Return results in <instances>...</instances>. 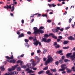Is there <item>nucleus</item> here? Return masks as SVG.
<instances>
[{
	"label": "nucleus",
	"instance_id": "nucleus-61",
	"mask_svg": "<svg viewBox=\"0 0 75 75\" xmlns=\"http://www.w3.org/2000/svg\"><path fill=\"white\" fill-rule=\"evenodd\" d=\"M58 30H60V27H57L56 28Z\"/></svg>",
	"mask_w": 75,
	"mask_h": 75
},
{
	"label": "nucleus",
	"instance_id": "nucleus-56",
	"mask_svg": "<svg viewBox=\"0 0 75 75\" xmlns=\"http://www.w3.org/2000/svg\"><path fill=\"white\" fill-rule=\"evenodd\" d=\"M60 41H61V39H58L57 40V41L58 42H59Z\"/></svg>",
	"mask_w": 75,
	"mask_h": 75
},
{
	"label": "nucleus",
	"instance_id": "nucleus-25",
	"mask_svg": "<svg viewBox=\"0 0 75 75\" xmlns=\"http://www.w3.org/2000/svg\"><path fill=\"white\" fill-rule=\"evenodd\" d=\"M10 62L11 63H15L16 62V60L14 59H13L12 60H11V61H10Z\"/></svg>",
	"mask_w": 75,
	"mask_h": 75
},
{
	"label": "nucleus",
	"instance_id": "nucleus-23",
	"mask_svg": "<svg viewBox=\"0 0 75 75\" xmlns=\"http://www.w3.org/2000/svg\"><path fill=\"white\" fill-rule=\"evenodd\" d=\"M51 41V40L50 39H48L47 40H46V42L47 43H49V42H50Z\"/></svg>",
	"mask_w": 75,
	"mask_h": 75
},
{
	"label": "nucleus",
	"instance_id": "nucleus-7",
	"mask_svg": "<svg viewBox=\"0 0 75 75\" xmlns=\"http://www.w3.org/2000/svg\"><path fill=\"white\" fill-rule=\"evenodd\" d=\"M53 35V33H51L49 34V35H48L47 34H45L44 35V37H46V38H48L49 36H50L51 35Z\"/></svg>",
	"mask_w": 75,
	"mask_h": 75
},
{
	"label": "nucleus",
	"instance_id": "nucleus-30",
	"mask_svg": "<svg viewBox=\"0 0 75 75\" xmlns=\"http://www.w3.org/2000/svg\"><path fill=\"white\" fill-rule=\"evenodd\" d=\"M67 70L68 73H70V72H71V70L69 69H67Z\"/></svg>",
	"mask_w": 75,
	"mask_h": 75
},
{
	"label": "nucleus",
	"instance_id": "nucleus-35",
	"mask_svg": "<svg viewBox=\"0 0 75 75\" xmlns=\"http://www.w3.org/2000/svg\"><path fill=\"white\" fill-rule=\"evenodd\" d=\"M25 42H26L27 44H28V43H27V42L29 41V40L25 39Z\"/></svg>",
	"mask_w": 75,
	"mask_h": 75
},
{
	"label": "nucleus",
	"instance_id": "nucleus-43",
	"mask_svg": "<svg viewBox=\"0 0 75 75\" xmlns=\"http://www.w3.org/2000/svg\"><path fill=\"white\" fill-rule=\"evenodd\" d=\"M32 64L33 66H35V65H36V64H35V62H34V61H33L32 62Z\"/></svg>",
	"mask_w": 75,
	"mask_h": 75
},
{
	"label": "nucleus",
	"instance_id": "nucleus-50",
	"mask_svg": "<svg viewBox=\"0 0 75 75\" xmlns=\"http://www.w3.org/2000/svg\"><path fill=\"white\" fill-rule=\"evenodd\" d=\"M69 28H70V27H67L66 28H65V30H68V29H69Z\"/></svg>",
	"mask_w": 75,
	"mask_h": 75
},
{
	"label": "nucleus",
	"instance_id": "nucleus-18",
	"mask_svg": "<svg viewBox=\"0 0 75 75\" xmlns=\"http://www.w3.org/2000/svg\"><path fill=\"white\" fill-rule=\"evenodd\" d=\"M66 66V65L65 64H62L61 65V68H66L65 67H65Z\"/></svg>",
	"mask_w": 75,
	"mask_h": 75
},
{
	"label": "nucleus",
	"instance_id": "nucleus-33",
	"mask_svg": "<svg viewBox=\"0 0 75 75\" xmlns=\"http://www.w3.org/2000/svg\"><path fill=\"white\" fill-rule=\"evenodd\" d=\"M52 35V38H54V39H57V37L54 35V34H53V35Z\"/></svg>",
	"mask_w": 75,
	"mask_h": 75
},
{
	"label": "nucleus",
	"instance_id": "nucleus-37",
	"mask_svg": "<svg viewBox=\"0 0 75 75\" xmlns=\"http://www.w3.org/2000/svg\"><path fill=\"white\" fill-rule=\"evenodd\" d=\"M39 29L40 30H44V29H45V28L43 26H41L40 27Z\"/></svg>",
	"mask_w": 75,
	"mask_h": 75
},
{
	"label": "nucleus",
	"instance_id": "nucleus-45",
	"mask_svg": "<svg viewBox=\"0 0 75 75\" xmlns=\"http://www.w3.org/2000/svg\"><path fill=\"white\" fill-rule=\"evenodd\" d=\"M72 69H73V72H75V67H72Z\"/></svg>",
	"mask_w": 75,
	"mask_h": 75
},
{
	"label": "nucleus",
	"instance_id": "nucleus-42",
	"mask_svg": "<svg viewBox=\"0 0 75 75\" xmlns=\"http://www.w3.org/2000/svg\"><path fill=\"white\" fill-rule=\"evenodd\" d=\"M63 49H64L65 50H67V49H68L69 48V47H63Z\"/></svg>",
	"mask_w": 75,
	"mask_h": 75
},
{
	"label": "nucleus",
	"instance_id": "nucleus-27",
	"mask_svg": "<svg viewBox=\"0 0 75 75\" xmlns=\"http://www.w3.org/2000/svg\"><path fill=\"white\" fill-rule=\"evenodd\" d=\"M60 46L59 45H57L55 46L54 47L55 48H59V47Z\"/></svg>",
	"mask_w": 75,
	"mask_h": 75
},
{
	"label": "nucleus",
	"instance_id": "nucleus-16",
	"mask_svg": "<svg viewBox=\"0 0 75 75\" xmlns=\"http://www.w3.org/2000/svg\"><path fill=\"white\" fill-rule=\"evenodd\" d=\"M50 71H51L53 72H57V70L55 69H51Z\"/></svg>",
	"mask_w": 75,
	"mask_h": 75
},
{
	"label": "nucleus",
	"instance_id": "nucleus-20",
	"mask_svg": "<svg viewBox=\"0 0 75 75\" xmlns=\"http://www.w3.org/2000/svg\"><path fill=\"white\" fill-rule=\"evenodd\" d=\"M44 72V71H40L38 72V74H39V75H40V74H43Z\"/></svg>",
	"mask_w": 75,
	"mask_h": 75
},
{
	"label": "nucleus",
	"instance_id": "nucleus-54",
	"mask_svg": "<svg viewBox=\"0 0 75 75\" xmlns=\"http://www.w3.org/2000/svg\"><path fill=\"white\" fill-rule=\"evenodd\" d=\"M33 69L34 70V71H36L37 69L36 67H35Z\"/></svg>",
	"mask_w": 75,
	"mask_h": 75
},
{
	"label": "nucleus",
	"instance_id": "nucleus-34",
	"mask_svg": "<svg viewBox=\"0 0 75 75\" xmlns=\"http://www.w3.org/2000/svg\"><path fill=\"white\" fill-rule=\"evenodd\" d=\"M50 73V70H48L46 71V74H49Z\"/></svg>",
	"mask_w": 75,
	"mask_h": 75
},
{
	"label": "nucleus",
	"instance_id": "nucleus-63",
	"mask_svg": "<svg viewBox=\"0 0 75 75\" xmlns=\"http://www.w3.org/2000/svg\"><path fill=\"white\" fill-rule=\"evenodd\" d=\"M34 19H32V20H31V21H30V23H33V21H34Z\"/></svg>",
	"mask_w": 75,
	"mask_h": 75
},
{
	"label": "nucleus",
	"instance_id": "nucleus-8",
	"mask_svg": "<svg viewBox=\"0 0 75 75\" xmlns=\"http://www.w3.org/2000/svg\"><path fill=\"white\" fill-rule=\"evenodd\" d=\"M48 6H49V7L50 8L51 7H54L57 6V5H55L54 4H48Z\"/></svg>",
	"mask_w": 75,
	"mask_h": 75
},
{
	"label": "nucleus",
	"instance_id": "nucleus-48",
	"mask_svg": "<svg viewBox=\"0 0 75 75\" xmlns=\"http://www.w3.org/2000/svg\"><path fill=\"white\" fill-rule=\"evenodd\" d=\"M58 64H59V62L58 61L56 62H55V64L57 65H58Z\"/></svg>",
	"mask_w": 75,
	"mask_h": 75
},
{
	"label": "nucleus",
	"instance_id": "nucleus-28",
	"mask_svg": "<svg viewBox=\"0 0 75 75\" xmlns=\"http://www.w3.org/2000/svg\"><path fill=\"white\" fill-rule=\"evenodd\" d=\"M63 60L61 59L59 60V62L60 64H63Z\"/></svg>",
	"mask_w": 75,
	"mask_h": 75
},
{
	"label": "nucleus",
	"instance_id": "nucleus-15",
	"mask_svg": "<svg viewBox=\"0 0 75 75\" xmlns=\"http://www.w3.org/2000/svg\"><path fill=\"white\" fill-rule=\"evenodd\" d=\"M14 10V5H13L12 6L11 11H13Z\"/></svg>",
	"mask_w": 75,
	"mask_h": 75
},
{
	"label": "nucleus",
	"instance_id": "nucleus-52",
	"mask_svg": "<svg viewBox=\"0 0 75 75\" xmlns=\"http://www.w3.org/2000/svg\"><path fill=\"white\" fill-rule=\"evenodd\" d=\"M58 38H60V39L62 40L63 38L62 36H58Z\"/></svg>",
	"mask_w": 75,
	"mask_h": 75
},
{
	"label": "nucleus",
	"instance_id": "nucleus-10",
	"mask_svg": "<svg viewBox=\"0 0 75 75\" xmlns=\"http://www.w3.org/2000/svg\"><path fill=\"white\" fill-rule=\"evenodd\" d=\"M26 66L27 67H28V68H31V64L30 63H27L26 64Z\"/></svg>",
	"mask_w": 75,
	"mask_h": 75
},
{
	"label": "nucleus",
	"instance_id": "nucleus-13",
	"mask_svg": "<svg viewBox=\"0 0 75 75\" xmlns=\"http://www.w3.org/2000/svg\"><path fill=\"white\" fill-rule=\"evenodd\" d=\"M19 63H20V65H22V64H23V61H21L20 60L18 61L17 64H19Z\"/></svg>",
	"mask_w": 75,
	"mask_h": 75
},
{
	"label": "nucleus",
	"instance_id": "nucleus-2",
	"mask_svg": "<svg viewBox=\"0 0 75 75\" xmlns=\"http://www.w3.org/2000/svg\"><path fill=\"white\" fill-rule=\"evenodd\" d=\"M33 28L34 29L33 33L35 34H38V33H40L41 34L44 33V31L40 29H38V28L37 27H34Z\"/></svg>",
	"mask_w": 75,
	"mask_h": 75
},
{
	"label": "nucleus",
	"instance_id": "nucleus-57",
	"mask_svg": "<svg viewBox=\"0 0 75 75\" xmlns=\"http://www.w3.org/2000/svg\"><path fill=\"white\" fill-rule=\"evenodd\" d=\"M52 31L54 32V33H56V31H55V30L54 29H52Z\"/></svg>",
	"mask_w": 75,
	"mask_h": 75
},
{
	"label": "nucleus",
	"instance_id": "nucleus-44",
	"mask_svg": "<svg viewBox=\"0 0 75 75\" xmlns=\"http://www.w3.org/2000/svg\"><path fill=\"white\" fill-rule=\"evenodd\" d=\"M48 67L47 66L43 69V70H47L48 69Z\"/></svg>",
	"mask_w": 75,
	"mask_h": 75
},
{
	"label": "nucleus",
	"instance_id": "nucleus-21",
	"mask_svg": "<svg viewBox=\"0 0 75 75\" xmlns=\"http://www.w3.org/2000/svg\"><path fill=\"white\" fill-rule=\"evenodd\" d=\"M24 34L23 33H21V35H19L18 38H21V37H24Z\"/></svg>",
	"mask_w": 75,
	"mask_h": 75
},
{
	"label": "nucleus",
	"instance_id": "nucleus-41",
	"mask_svg": "<svg viewBox=\"0 0 75 75\" xmlns=\"http://www.w3.org/2000/svg\"><path fill=\"white\" fill-rule=\"evenodd\" d=\"M21 68H26V66L24 65H22L21 66Z\"/></svg>",
	"mask_w": 75,
	"mask_h": 75
},
{
	"label": "nucleus",
	"instance_id": "nucleus-14",
	"mask_svg": "<svg viewBox=\"0 0 75 75\" xmlns=\"http://www.w3.org/2000/svg\"><path fill=\"white\" fill-rule=\"evenodd\" d=\"M27 73H30L31 72H32V73H34L35 72V71H33L32 70H29L28 71H27Z\"/></svg>",
	"mask_w": 75,
	"mask_h": 75
},
{
	"label": "nucleus",
	"instance_id": "nucleus-62",
	"mask_svg": "<svg viewBox=\"0 0 75 75\" xmlns=\"http://www.w3.org/2000/svg\"><path fill=\"white\" fill-rule=\"evenodd\" d=\"M47 21L48 22V23H51V20H48Z\"/></svg>",
	"mask_w": 75,
	"mask_h": 75
},
{
	"label": "nucleus",
	"instance_id": "nucleus-22",
	"mask_svg": "<svg viewBox=\"0 0 75 75\" xmlns=\"http://www.w3.org/2000/svg\"><path fill=\"white\" fill-rule=\"evenodd\" d=\"M62 52V50H61L59 51H58L56 52L57 54H61Z\"/></svg>",
	"mask_w": 75,
	"mask_h": 75
},
{
	"label": "nucleus",
	"instance_id": "nucleus-9",
	"mask_svg": "<svg viewBox=\"0 0 75 75\" xmlns=\"http://www.w3.org/2000/svg\"><path fill=\"white\" fill-rule=\"evenodd\" d=\"M68 40H75V38H73L72 36H70L68 38Z\"/></svg>",
	"mask_w": 75,
	"mask_h": 75
},
{
	"label": "nucleus",
	"instance_id": "nucleus-5",
	"mask_svg": "<svg viewBox=\"0 0 75 75\" xmlns=\"http://www.w3.org/2000/svg\"><path fill=\"white\" fill-rule=\"evenodd\" d=\"M71 59L72 60H75V52L73 53V54L71 56Z\"/></svg>",
	"mask_w": 75,
	"mask_h": 75
},
{
	"label": "nucleus",
	"instance_id": "nucleus-60",
	"mask_svg": "<svg viewBox=\"0 0 75 75\" xmlns=\"http://www.w3.org/2000/svg\"><path fill=\"white\" fill-rule=\"evenodd\" d=\"M72 21V19L71 18H70L69 19V23H71V21Z\"/></svg>",
	"mask_w": 75,
	"mask_h": 75
},
{
	"label": "nucleus",
	"instance_id": "nucleus-39",
	"mask_svg": "<svg viewBox=\"0 0 75 75\" xmlns=\"http://www.w3.org/2000/svg\"><path fill=\"white\" fill-rule=\"evenodd\" d=\"M47 13H46L45 14H43L42 15V17H47Z\"/></svg>",
	"mask_w": 75,
	"mask_h": 75
},
{
	"label": "nucleus",
	"instance_id": "nucleus-24",
	"mask_svg": "<svg viewBox=\"0 0 75 75\" xmlns=\"http://www.w3.org/2000/svg\"><path fill=\"white\" fill-rule=\"evenodd\" d=\"M12 72H8V73H6L4 75H12Z\"/></svg>",
	"mask_w": 75,
	"mask_h": 75
},
{
	"label": "nucleus",
	"instance_id": "nucleus-11",
	"mask_svg": "<svg viewBox=\"0 0 75 75\" xmlns=\"http://www.w3.org/2000/svg\"><path fill=\"white\" fill-rule=\"evenodd\" d=\"M47 41V39L45 38H43L42 39L41 42H46Z\"/></svg>",
	"mask_w": 75,
	"mask_h": 75
},
{
	"label": "nucleus",
	"instance_id": "nucleus-36",
	"mask_svg": "<svg viewBox=\"0 0 75 75\" xmlns=\"http://www.w3.org/2000/svg\"><path fill=\"white\" fill-rule=\"evenodd\" d=\"M12 55L10 57H9V59H13V54H12V52L11 53Z\"/></svg>",
	"mask_w": 75,
	"mask_h": 75
},
{
	"label": "nucleus",
	"instance_id": "nucleus-31",
	"mask_svg": "<svg viewBox=\"0 0 75 75\" xmlns=\"http://www.w3.org/2000/svg\"><path fill=\"white\" fill-rule=\"evenodd\" d=\"M43 50L44 51H43V53L44 54H45V52H47V50L45 49H44Z\"/></svg>",
	"mask_w": 75,
	"mask_h": 75
},
{
	"label": "nucleus",
	"instance_id": "nucleus-17",
	"mask_svg": "<svg viewBox=\"0 0 75 75\" xmlns=\"http://www.w3.org/2000/svg\"><path fill=\"white\" fill-rule=\"evenodd\" d=\"M68 42H69V41L66 40L63 42V44H64V45H65L66 44H67Z\"/></svg>",
	"mask_w": 75,
	"mask_h": 75
},
{
	"label": "nucleus",
	"instance_id": "nucleus-53",
	"mask_svg": "<svg viewBox=\"0 0 75 75\" xmlns=\"http://www.w3.org/2000/svg\"><path fill=\"white\" fill-rule=\"evenodd\" d=\"M44 61H45L47 60V58L46 57H44L43 59Z\"/></svg>",
	"mask_w": 75,
	"mask_h": 75
},
{
	"label": "nucleus",
	"instance_id": "nucleus-64",
	"mask_svg": "<svg viewBox=\"0 0 75 75\" xmlns=\"http://www.w3.org/2000/svg\"><path fill=\"white\" fill-rule=\"evenodd\" d=\"M24 54H22L21 55L20 57L22 58L24 57Z\"/></svg>",
	"mask_w": 75,
	"mask_h": 75
},
{
	"label": "nucleus",
	"instance_id": "nucleus-32",
	"mask_svg": "<svg viewBox=\"0 0 75 75\" xmlns=\"http://www.w3.org/2000/svg\"><path fill=\"white\" fill-rule=\"evenodd\" d=\"M7 10H8V8H9V9H11V5H9L8 6H7Z\"/></svg>",
	"mask_w": 75,
	"mask_h": 75
},
{
	"label": "nucleus",
	"instance_id": "nucleus-51",
	"mask_svg": "<svg viewBox=\"0 0 75 75\" xmlns=\"http://www.w3.org/2000/svg\"><path fill=\"white\" fill-rule=\"evenodd\" d=\"M41 52V50H38L37 51V53L38 54H39V53H40Z\"/></svg>",
	"mask_w": 75,
	"mask_h": 75
},
{
	"label": "nucleus",
	"instance_id": "nucleus-55",
	"mask_svg": "<svg viewBox=\"0 0 75 75\" xmlns=\"http://www.w3.org/2000/svg\"><path fill=\"white\" fill-rule=\"evenodd\" d=\"M27 33L28 34H29V35L31 34V32L30 31L28 32Z\"/></svg>",
	"mask_w": 75,
	"mask_h": 75
},
{
	"label": "nucleus",
	"instance_id": "nucleus-1",
	"mask_svg": "<svg viewBox=\"0 0 75 75\" xmlns=\"http://www.w3.org/2000/svg\"><path fill=\"white\" fill-rule=\"evenodd\" d=\"M47 58L48 59L45 63V65H47L48 64H50V63H51L53 61V59L50 55L48 56Z\"/></svg>",
	"mask_w": 75,
	"mask_h": 75
},
{
	"label": "nucleus",
	"instance_id": "nucleus-49",
	"mask_svg": "<svg viewBox=\"0 0 75 75\" xmlns=\"http://www.w3.org/2000/svg\"><path fill=\"white\" fill-rule=\"evenodd\" d=\"M39 44V46H41V42H39L38 41V44Z\"/></svg>",
	"mask_w": 75,
	"mask_h": 75
},
{
	"label": "nucleus",
	"instance_id": "nucleus-29",
	"mask_svg": "<svg viewBox=\"0 0 75 75\" xmlns=\"http://www.w3.org/2000/svg\"><path fill=\"white\" fill-rule=\"evenodd\" d=\"M65 68L60 69L59 70V71H65Z\"/></svg>",
	"mask_w": 75,
	"mask_h": 75
},
{
	"label": "nucleus",
	"instance_id": "nucleus-26",
	"mask_svg": "<svg viewBox=\"0 0 75 75\" xmlns=\"http://www.w3.org/2000/svg\"><path fill=\"white\" fill-rule=\"evenodd\" d=\"M17 70L18 71H20L21 70V69L20 67H18L17 68Z\"/></svg>",
	"mask_w": 75,
	"mask_h": 75
},
{
	"label": "nucleus",
	"instance_id": "nucleus-38",
	"mask_svg": "<svg viewBox=\"0 0 75 75\" xmlns=\"http://www.w3.org/2000/svg\"><path fill=\"white\" fill-rule=\"evenodd\" d=\"M70 60H68L67 59H65L64 60V62H68Z\"/></svg>",
	"mask_w": 75,
	"mask_h": 75
},
{
	"label": "nucleus",
	"instance_id": "nucleus-58",
	"mask_svg": "<svg viewBox=\"0 0 75 75\" xmlns=\"http://www.w3.org/2000/svg\"><path fill=\"white\" fill-rule=\"evenodd\" d=\"M59 30L61 31H64V28H62L61 29H60Z\"/></svg>",
	"mask_w": 75,
	"mask_h": 75
},
{
	"label": "nucleus",
	"instance_id": "nucleus-40",
	"mask_svg": "<svg viewBox=\"0 0 75 75\" xmlns=\"http://www.w3.org/2000/svg\"><path fill=\"white\" fill-rule=\"evenodd\" d=\"M35 60H38L39 59V58L38 56H35Z\"/></svg>",
	"mask_w": 75,
	"mask_h": 75
},
{
	"label": "nucleus",
	"instance_id": "nucleus-6",
	"mask_svg": "<svg viewBox=\"0 0 75 75\" xmlns=\"http://www.w3.org/2000/svg\"><path fill=\"white\" fill-rule=\"evenodd\" d=\"M72 55V53H68L66 55V57L67 58H70L71 59V56H72V55Z\"/></svg>",
	"mask_w": 75,
	"mask_h": 75
},
{
	"label": "nucleus",
	"instance_id": "nucleus-47",
	"mask_svg": "<svg viewBox=\"0 0 75 75\" xmlns=\"http://www.w3.org/2000/svg\"><path fill=\"white\" fill-rule=\"evenodd\" d=\"M58 44L57 43V42H55L54 44L53 45H54V46H56Z\"/></svg>",
	"mask_w": 75,
	"mask_h": 75
},
{
	"label": "nucleus",
	"instance_id": "nucleus-19",
	"mask_svg": "<svg viewBox=\"0 0 75 75\" xmlns=\"http://www.w3.org/2000/svg\"><path fill=\"white\" fill-rule=\"evenodd\" d=\"M1 71H4L5 70V69H4V66H2L1 67Z\"/></svg>",
	"mask_w": 75,
	"mask_h": 75
},
{
	"label": "nucleus",
	"instance_id": "nucleus-4",
	"mask_svg": "<svg viewBox=\"0 0 75 75\" xmlns=\"http://www.w3.org/2000/svg\"><path fill=\"white\" fill-rule=\"evenodd\" d=\"M33 44L35 45V46H37L38 45V41H37L36 38L33 39Z\"/></svg>",
	"mask_w": 75,
	"mask_h": 75
},
{
	"label": "nucleus",
	"instance_id": "nucleus-46",
	"mask_svg": "<svg viewBox=\"0 0 75 75\" xmlns=\"http://www.w3.org/2000/svg\"><path fill=\"white\" fill-rule=\"evenodd\" d=\"M34 38H33V37H29V40H33V39Z\"/></svg>",
	"mask_w": 75,
	"mask_h": 75
},
{
	"label": "nucleus",
	"instance_id": "nucleus-3",
	"mask_svg": "<svg viewBox=\"0 0 75 75\" xmlns=\"http://www.w3.org/2000/svg\"><path fill=\"white\" fill-rule=\"evenodd\" d=\"M18 66V65L16 64V65H15L14 66H12V68L11 69H8V71L11 72V71H14V70H15V69L17 68V67Z\"/></svg>",
	"mask_w": 75,
	"mask_h": 75
},
{
	"label": "nucleus",
	"instance_id": "nucleus-12",
	"mask_svg": "<svg viewBox=\"0 0 75 75\" xmlns=\"http://www.w3.org/2000/svg\"><path fill=\"white\" fill-rule=\"evenodd\" d=\"M12 75H17L18 74V72L16 71H13L12 72Z\"/></svg>",
	"mask_w": 75,
	"mask_h": 75
},
{
	"label": "nucleus",
	"instance_id": "nucleus-59",
	"mask_svg": "<svg viewBox=\"0 0 75 75\" xmlns=\"http://www.w3.org/2000/svg\"><path fill=\"white\" fill-rule=\"evenodd\" d=\"M6 58H7V59H10V57L8 56H6L5 57Z\"/></svg>",
	"mask_w": 75,
	"mask_h": 75
}]
</instances>
